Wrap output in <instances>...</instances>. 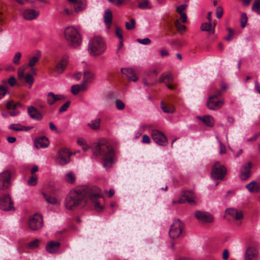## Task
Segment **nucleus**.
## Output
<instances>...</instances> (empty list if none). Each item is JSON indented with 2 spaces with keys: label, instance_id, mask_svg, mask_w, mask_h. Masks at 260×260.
Segmentation results:
<instances>
[{
  "label": "nucleus",
  "instance_id": "nucleus-40",
  "mask_svg": "<svg viewBox=\"0 0 260 260\" xmlns=\"http://www.w3.org/2000/svg\"><path fill=\"white\" fill-rule=\"evenodd\" d=\"M39 58L37 56H34L31 57L28 63V66L31 68V71L33 72V73L36 75V73L35 71V69L33 68L36 63L38 61Z\"/></svg>",
  "mask_w": 260,
  "mask_h": 260
},
{
  "label": "nucleus",
  "instance_id": "nucleus-18",
  "mask_svg": "<svg viewBox=\"0 0 260 260\" xmlns=\"http://www.w3.org/2000/svg\"><path fill=\"white\" fill-rule=\"evenodd\" d=\"M258 252L257 249L253 247H249L245 254V260H257Z\"/></svg>",
  "mask_w": 260,
  "mask_h": 260
},
{
  "label": "nucleus",
  "instance_id": "nucleus-36",
  "mask_svg": "<svg viewBox=\"0 0 260 260\" xmlns=\"http://www.w3.org/2000/svg\"><path fill=\"white\" fill-rule=\"evenodd\" d=\"M64 180L68 183L73 184L75 182V175L73 172H70L64 176Z\"/></svg>",
  "mask_w": 260,
  "mask_h": 260
},
{
  "label": "nucleus",
  "instance_id": "nucleus-19",
  "mask_svg": "<svg viewBox=\"0 0 260 260\" xmlns=\"http://www.w3.org/2000/svg\"><path fill=\"white\" fill-rule=\"evenodd\" d=\"M27 112L29 116L34 119L40 120L43 118L41 113L34 106H30L28 107Z\"/></svg>",
  "mask_w": 260,
  "mask_h": 260
},
{
  "label": "nucleus",
  "instance_id": "nucleus-13",
  "mask_svg": "<svg viewBox=\"0 0 260 260\" xmlns=\"http://www.w3.org/2000/svg\"><path fill=\"white\" fill-rule=\"evenodd\" d=\"M224 104L223 100L216 98V95H211L207 102V107L212 110H217L221 108Z\"/></svg>",
  "mask_w": 260,
  "mask_h": 260
},
{
  "label": "nucleus",
  "instance_id": "nucleus-37",
  "mask_svg": "<svg viewBox=\"0 0 260 260\" xmlns=\"http://www.w3.org/2000/svg\"><path fill=\"white\" fill-rule=\"evenodd\" d=\"M8 92L7 89V83L6 81H3L2 84L0 85V100Z\"/></svg>",
  "mask_w": 260,
  "mask_h": 260
},
{
  "label": "nucleus",
  "instance_id": "nucleus-14",
  "mask_svg": "<svg viewBox=\"0 0 260 260\" xmlns=\"http://www.w3.org/2000/svg\"><path fill=\"white\" fill-rule=\"evenodd\" d=\"M159 81L164 83L170 89H174L175 88V85L173 83V75L170 72L162 74L159 78Z\"/></svg>",
  "mask_w": 260,
  "mask_h": 260
},
{
  "label": "nucleus",
  "instance_id": "nucleus-53",
  "mask_svg": "<svg viewBox=\"0 0 260 260\" xmlns=\"http://www.w3.org/2000/svg\"><path fill=\"white\" fill-rule=\"evenodd\" d=\"M24 70L25 68L23 67H21L18 69V76L20 79H22L25 75V74H24Z\"/></svg>",
  "mask_w": 260,
  "mask_h": 260
},
{
  "label": "nucleus",
  "instance_id": "nucleus-15",
  "mask_svg": "<svg viewBox=\"0 0 260 260\" xmlns=\"http://www.w3.org/2000/svg\"><path fill=\"white\" fill-rule=\"evenodd\" d=\"M195 217L199 221L202 222H212L213 220L212 215L206 212L197 211L195 213Z\"/></svg>",
  "mask_w": 260,
  "mask_h": 260
},
{
  "label": "nucleus",
  "instance_id": "nucleus-5",
  "mask_svg": "<svg viewBox=\"0 0 260 260\" xmlns=\"http://www.w3.org/2000/svg\"><path fill=\"white\" fill-rule=\"evenodd\" d=\"M64 37L67 42L72 46H79L82 38L78 30L73 26L67 27L64 31Z\"/></svg>",
  "mask_w": 260,
  "mask_h": 260
},
{
  "label": "nucleus",
  "instance_id": "nucleus-57",
  "mask_svg": "<svg viewBox=\"0 0 260 260\" xmlns=\"http://www.w3.org/2000/svg\"><path fill=\"white\" fill-rule=\"evenodd\" d=\"M6 108L8 110H15L16 109V105H15V103L13 101H9L7 102L6 104Z\"/></svg>",
  "mask_w": 260,
  "mask_h": 260
},
{
  "label": "nucleus",
  "instance_id": "nucleus-27",
  "mask_svg": "<svg viewBox=\"0 0 260 260\" xmlns=\"http://www.w3.org/2000/svg\"><path fill=\"white\" fill-rule=\"evenodd\" d=\"M104 22L108 29L111 27L112 19V13L110 9L106 10L104 14Z\"/></svg>",
  "mask_w": 260,
  "mask_h": 260
},
{
  "label": "nucleus",
  "instance_id": "nucleus-34",
  "mask_svg": "<svg viewBox=\"0 0 260 260\" xmlns=\"http://www.w3.org/2000/svg\"><path fill=\"white\" fill-rule=\"evenodd\" d=\"M161 108L165 113H173L175 111L173 105H166L163 101L161 102Z\"/></svg>",
  "mask_w": 260,
  "mask_h": 260
},
{
  "label": "nucleus",
  "instance_id": "nucleus-7",
  "mask_svg": "<svg viewBox=\"0 0 260 260\" xmlns=\"http://www.w3.org/2000/svg\"><path fill=\"white\" fill-rule=\"evenodd\" d=\"M71 155L68 149H61L57 152L55 161L59 165L64 166L70 162Z\"/></svg>",
  "mask_w": 260,
  "mask_h": 260
},
{
  "label": "nucleus",
  "instance_id": "nucleus-25",
  "mask_svg": "<svg viewBox=\"0 0 260 260\" xmlns=\"http://www.w3.org/2000/svg\"><path fill=\"white\" fill-rule=\"evenodd\" d=\"M197 118L202 120L207 126L213 127L215 124L214 118L210 115H205L203 117L197 116Z\"/></svg>",
  "mask_w": 260,
  "mask_h": 260
},
{
  "label": "nucleus",
  "instance_id": "nucleus-49",
  "mask_svg": "<svg viewBox=\"0 0 260 260\" xmlns=\"http://www.w3.org/2000/svg\"><path fill=\"white\" fill-rule=\"evenodd\" d=\"M223 9L221 6H218L216 8V15L217 18L220 19L223 15Z\"/></svg>",
  "mask_w": 260,
  "mask_h": 260
},
{
  "label": "nucleus",
  "instance_id": "nucleus-11",
  "mask_svg": "<svg viewBox=\"0 0 260 260\" xmlns=\"http://www.w3.org/2000/svg\"><path fill=\"white\" fill-rule=\"evenodd\" d=\"M11 176V172L8 170L0 173V190H5L10 187Z\"/></svg>",
  "mask_w": 260,
  "mask_h": 260
},
{
  "label": "nucleus",
  "instance_id": "nucleus-20",
  "mask_svg": "<svg viewBox=\"0 0 260 260\" xmlns=\"http://www.w3.org/2000/svg\"><path fill=\"white\" fill-rule=\"evenodd\" d=\"M121 72L122 74L125 75L129 81H136L138 77L134 70L131 68H121Z\"/></svg>",
  "mask_w": 260,
  "mask_h": 260
},
{
  "label": "nucleus",
  "instance_id": "nucleus-58",
  "mask_svg": "<svg viewBox=\"0 0 260 260\" xmlns=\"http://www.w3.org/2000/svg\"><path fill=\"white\" fill-rule=\"evenodd\" d=\"M116 35L119 39H122V30L120 27H117L116 28Z\"/></svg>",
  "mask_w": 260,
  "mask_h": 260
},
{
  "label": "nucleus",
  "instance_id": "nucleus-4",
  "mask_svg": "<svg viewBox=\"0 0 260 260\" xmlns=\"http://www.w3.org/2000/svg\"><path fill=\"white\" fill-rule=\"evenodd\" d=\"M102 194L101 189L97 186L89 187L87 197V202L90 199L96 211L100 212L104 209V206L100 201Z\"/></svg>",
  "mask_w": 260,
  "mask_h": 260
},
{
  "label": "nucleus",
  "instance_id": "nucleus-30",
  "mask_svg": "<svg viewBox=\"0 0 260 260\" xmlns=\"http://www.w3.org/2000/svg\"><path fill=\"white\" fill-rule=\"evenodd\" d=\"M183 197L189 203L193 204H194V199L196 196L192 191H185L183 193Z\"/></svg>",
  "mask_w": 260,
  "mask_h": 260
},
{
  "label": "nucleus",
  "instance_id": "nucleus-46",
  "mask_svg": "<svg viewBox=\"0 0 260 260\" xmlns=\"http://www.w3.org/2000/svg\"><path fill=\"white\" fill-rule=\"evenodd\" d=\"M38 182V177L36 175H32L27 181V183L30 186H35Z\"/></svg>",
  "mask_w": 260,
  "mask_h": 260
},
{
  "label": "nucleus",
  "instance_id": "nucleus-61",
  "mask_svg": "<svg viewBox=\"0 0 260 260\" xmlns=\"http://www.w3.org/2000/svg\"><path fill=\"white\" fill-rule=\"evenodd\" d=\"M7 84H9V85L11 86H13L15 85L16 83V81L15 78L14 77H11L10 78L8 81L7 82Z\"/></svg>",
  "mask_w": 260,
  "mask_h": 260
},
{
  "label": "nucleus",
  "instance_id": "nucleus-50",
  "mask_svg": "<svg viewBox=\"0 0 260 260\" xmlns=\"http://www.w3.org/2000/svg\"><path fill=\"white\" fill-rule=\"evenodd\" d=\"M247 21V17L246 16V14L245 13H243L241 15V25L242 27H244L246 25V24Z\"/></svg>",
  "mask_w": 260,
  "mask_h": 260
},
{
  "label": "nucleus",
  "instance_id": "nucleus-28",
  "mask_svg": "<svg viewBox=\"0 0 260 260\" xmlns=\"http://www.w3.org/2000/svg\"><path fill=\"white\" fill-rule=\"evenodd\" d=\"M84 74V78L82 81V83L84 84V85L86 86V84L91 82L94 78V74L89 71H84L83 73Z\"/></svg>",
  "mask_w": 260,
  "mask_h": 260
},
{
  "label": "nucleus",
  "instance_id": "nucleus-1",
  "mask_svg": "<svg viewBox=\"0 0 260 260\" xmlns=\"http://www.w3.org/2000/svg\"><path fill=\"white\" fill-rule=\"evenodd\" d=\"M89 188L82 186L71 190L65 199L66 208L74 210L78 207H83L87 205Z\"/></svg>",
  "mask_w": 260,
  "mask_h": 260
},
{
  "label": "nucleus",
  "instance_id": "nucleus-48",
  "mask_svg": "<svg viewBox=\"0 0 260 260\" xmlns=\"http://www.w3.org/2000/svg\"><path fill=\"white\" fill-rule=\"evenodd\" d=\"M125 26L126 28L128 30L133 29L135 27V20L134 19H132L131 20V23L129 22H126L125 23Z\"/></svg>",
  "mask_w": 260,
  "mask_h": 260
},
{
  "label": "nucleus",
  "instance_id": "nucleus-35",
  "mask_svg": "<svg viewBox=\"0 0 260 260\" xmlns=\"http://www.w3.org/2000/svg\"><path fill=\"white\" fill-rule=\"evenodd\" d=\"M74 4L75 11L76 12H78L80 11L83 10L85 9L86 6V4L85 1L82 0H79L77 2L75 3Z\"/></svg>",
  "mask_w": 260,
  "mask_h": 260
},
{
  "label": "nucleus",
  "instance_id": "nucleus-44",
  "mask_svg": "<svg viewBox=\"0 0 260 260\" xmlns=\"http://www.w3.org/2000/svg\"><path fill=\"white\" fill-rule=\"evenodd\" d=\"M44 197L46 201L48 203L52 205H55L58 204L57 200L54 197L49 196L45 193H43Z\"/></svg>",
  "mask_w": 260,
  "mask_h": 260
},
{
  "label": "nucleus",
  "instance_id": "nucleus-21",
  "mask_svg": "<svg viewBox=\"0 0 260 260\" xmlns=\"http://www.w3.org/2000/svg\"><path fill=\"white\" fill-rule=\"evenodd\" d=\"M60 246V243L59 242L52 241L46 245V249L49 253H54L58 251Z\"/></svg>",
  "mask_w": 260,
  "mask_h": 260
},
{
  "label": "nucleus",
  "instance_id": "nucleus-8",
  "mask_svg": "<svg viewBox=\"0 0 260 260\" xmlns=\"http://www.w3.org/2000/svg\"><path fill=\"white\" fill-rule=\"evenodd\" d=\"M226 174V169L224 165L216 162L213 166L211 177L214 180H222Z\"/></svg>",
  "mask_w": 260,
  "mask_h": 260
},
{
  "label": "nucleus",
  "instance_id": "nucleus-24",
  "mask_svg": "<svg viewBox=\"0 0 260 260\" xmlns=\"http://www.w3.org/2000/svg\"><path fill=\"white\" fill-rule=\"evenodd\" d=\"M226 213L232 216L237 220H240L243 218V215L241 211H238L236 209L229 208L226 210Z\"/></svg>",
  "mask_w": 260,
  "mask_h": 260
},
{
  "label": "nucleus",
  "instance_id": "nucleus-64",
  "mask_svg": "<svg viewBox=\"0 0 260 260\" xmlns=\"http://www.w3.org/2000/svg\"><path fill=\"white\" fill-rule=\"evenodd\" d=\"M142 141L143 143L149 144L150 142V140L147 135H144L143 136Z\"/></svg>",
  "mask_w": 260,
  "mask_h": 260
},
{
  "label": "nucleus",
  "instance_id": "nucleus-62",
  "mask_svg": "<svg viewBox=\"0 0 260 260\" xmlns=\"http://www.w3.org/2000/svg\"><path fill=\"white\" fill-rule=\"evenodd\" d=\"M158 73L156 70H153L151 72L149 75H148V78L149 79L151 78H156L157 77Z\"/></svg>",
  "mask_w": 260,
  "mask_h": 260
},
{
  "label": "nucleus",
  "instance_id": "nucleus-23",
  "mask_svg": "<svg viewBox=\"0 0 260 260\" xmlns=\"http://www.w3.org/2000/svg\"><path fill=\"white\" fill-rule=\"evenodd\" d=\"M39 12L34 10L27 9L23 12V17L26 20H32L36 19L39 15Z\"/></svg>",
  "mask_w": 260,
  "mask_h": 260
},
{
  "label": "nucleus",
  "instance_id": "nucleus-45",
  "mask_svg": "<svg viewBox=\"0 0 260 260\" xmlns=\"http://www.w3.org/2000/svg\"><path fill=\"white\" fill-rule=\"evenodd\" d=\"M39 240L38 239L32 241H31L28 243L26 247L29 249H34L39 246Z\"/></svg>",
  "mask_w": 260,
  "mask_h": 260
},
{
  "label": "nucleus",
  "instance_id": "nucleus-33",
  "mask_svg": "<svg viewBox=\"0 0 260 260\" xmlns=\"http://www.w3.org/2000/svg\"><path fill=\"white\" fill-rule=\"evenodd\" d=\"M201 29L202 31H207L210 34H212L214 32V26L212 27L211 22L203 23L201 25Z\"/></svg>",
  "mask_w": 260,
  "mask_h": 260
},
{
  "label": "nucleus",
  "instance_id": "nucleus-54",
  "mask_svg": "<svg viewBox=\"0 0 260 260\" xmlns=\"http://www.w3.org/2000/svg\"><path fill=\"white\" fill-rule=\"evenodd\" d=\"M143 83L145 86H152L155 85L157 83L156 80H154L153 81L148 82L146 79H143Z\"/></svg>",
  "mask_w": 260,
  "mask_h": 260
},
{
  "label": "nucleus",
  "instance_id": "nucleus-39",
  "mask_svg": "<svg viewBox=\"0 0 260 260\" xmlns=\"http://www.w3.org/2000/svg\"><path fill=\"white\" fill-rule=\"evenodd\" d=\"M22 79H24L25 82L29 85V88L31 87V85L33 84L34 82V77L31 74L29 73L25 74V76L22 78Z\"/></svg>",
  "mask_w": 260,
  "mask_h": 260
},
{
  "label": "nucleus",
  "instance_id": "nucleus-3",
  "mask_svg": "<svg viewBox=\"0 0 260 260\" xmlns=\"http://www.w3.org/2000/svg\"><path fill=\"white\" fill-rule=\"evenodd\" d=\"M88 50L89 54L98 56L103 54L106 50V45L103 39L99 37L92 38L89 42Z\"/></svg>",
  "mask_w": 260,
  "mask_h": 260
},
{
  "label": "nucleus",
  "instance_id": "nucleus-16",
  "mask_svg": "<svg viewBox=\"0 0 260 260\" xmlns=\"http://www.w3.org/2000/svg\"><path fill=\"white\" fill-rule=\"evenodd\" d=\"M251 167L252 164L250 162L244 164L241 167L240 174V178L241 180H246L250 177Z\"/></svg>",
  "mask_w": 260,
  "mask_h": 260
},
{
  "label": "nucleus",
  "instance_id": "nucleus-26",
  "mask_svg": "<svg viewBox=\"0 0 260 260\" xmlns=\"http://www.w3.org/2000/svg\"><path fill=\"white\" fill-rule=\"evenodd\" d=\"M49 144V141L45 137L40 138L35 142V147L37 148L47 147Z\"/></svg>",
  "mask_w": 260,
  "mask_h": 260
},
{
  "label": "nucleus",
  "instance_id": "nucleus-29",
  "mask_svg": "<svg viewBox=\"0 0 260 260\" xmlns=\"http://www.w3.org/2000/svg\"><path fill=\"white\" fill-rule=\"evenodd\" d=\"M246 187L251 192H257L260 191V186L255 181H252L247 184Z\"/></svg>",
  "mask_w": 260,
  "mask_h": 260
},
{
  "label": "nucleus",
  "instance_id": "nucleus-38",
  "mask_svg": "<svg viewBox=\"0 0 260 260\" xmlns=\"http://www.w3.org/2000/svg\"><path fill=\"white\" fill-rule=\"evenodd\" d=\"M138 7L141 9H150L151 8L149 5V0H141L139 2Z\"/></svg>",
  "mask_w": 260,
  "mask_h": 260
},
{
  "label": "nucleus",
  "instance_id": "nucleus-17",
  "mask_svg": "<svg viewBox=\"0 0 260 260\" xmlns=\"http://www.w3.org/2000/svg\"><path fill=\"white\" fill-rule=\"evenodd\" d=\"M68 60L69 56L66 54L63 55L61 60L56 65L55 72L59 74L62 73L68 63Z\"/></svg>",
  "mask_w": 260,
  "mask_h": 260
},
{
  "label": "nucleus",
  "instance_id": "nucleus-51",
  "mask_svg": "<svg viewBox=\"0 0 260 260\" xmlns=\"http://www.w3.org/2000/svg\"><path fill=\"white\" fill-rule=\"evenodd\" d=\"M115 104L116 108L118 110H123L125 107L124 104L120 100H117L115 102Z\"/></svg>",
  "mask_w": 260,
  "mask_h": 260
},
{
  "label": "nucleus",
  "instance_id": "nucleus-63",
  "mask_svg": "<svg viewBox=\"0 0 260 260\" xmlns=\"http://www.w3.org/2000/svg\"><path fill=\"white\" fill-rule=\"evenodd\" d=\"M218 142H219V143L220 145V149L219 151V153L221 154L225 153L226 150H225V146L223 145V144L221 142V141L219 140Z\"/></svg>",
  "mask_w": 260,
  "mask_h": 260
},
{
  "label": "nucleus",
  "instance_id": "nucleus-31",
  "mask_svg": "<svg viewBox=\"0 0 260 260\" xmlns=\"http://www.w3.org/2000/svg\"><path fill=\"white\" fill-rule=\"evenodd\" d=\"M9 128L15 131H27L31 129L30 127L23 126L20 124H11Z\"/></svg>",
  "mask_w": 260,
  "mask_h": 260
},
{
  "label": "nucleus",
  "instance_id": "nucleus-22",
  "mask_svg": "<svg viewBox=\"0 0 260 260\" xmlns=\"http://www.w3.org/2000/svg\"><path fill=\"white\" fill-rule=\"evenodd\" d=\"M64 99V97L62 95L60 94H54L53 92H49L47 94V101L50 105L54 104L56 101L59 100H62Z\"/></svg>",
  "mask_w": 260,
  "mask_h": 260
},
{
  "label": "nucleus",
  "instance_id": "nucleus-43",
  "mask_svg": "<svg viewBox=\"0 0 260 260\" xmlns=\"http://www.w3.org/2000/svg\"><path fill=\"white\" fill-rule=\"evenodd\" d=\"M252 10L257 14L260 15V0L254 1L252 7Z\"/></svg>",
  "mask_w": 260,
  "mask_h": 260
},
{
  "label": "nucleus",
  "instance_id": "nucleus-6",
  "mask_svg": "<svg viewBox=\"0 0 260 260\" xmlns=\"http://www.w3.org/2000/svg\"><path fill=\"white\" fill-rule=\"evenodd\" d=\"M184 228V224L178 219H175L171 225L169 236L171 238H178L181 234Z\"/></svg>",
  "mask_w": 260,
  "mask_h": 260
},
{
  "label": "nucleus",
  "instance_id": "nucleus-2",
  "mask_svg": "<svg viewBox=\"0 0 260 260\" xmlns=\"http://www.w3.org/2000/svg\"><path fill=\"white\" fill-rule=\"evenodd\" d=\"M93 152L101 156L103 161L104 168L108 170L112 166L114 162V151L112 146L107 140H100L93 148Z\"/></svg>",
  "mask_w": 260,
  "mask_h": 260
},
{
  "label": "nucleus",
  "instance_id": "nucleus-12",
  "mask_svg": "<svg viewBox=\"0 0 260 260\" xmlns=\"http://www.w3.org/2000/svg\"><path fill=\"white\" fill-rule=\"evenodd\" d=\"M151 137L153 141L158 145L166 146L168 143V139L165 135L161 131L153 129L151 132Z\"/></svg>",
  "mask_w": 260,
  "mask_h": 260
},
{
  "label": "nucleus",
  "instance_id": "nucleus-47",
  "mask_svg": "<svg viewBox=\"0 0 260 260\" xmlns=\"http://www.w3.org/2000/svg\"><path fill=\"white\" fill-rule=\"evenodd\" d=\"M21 53L19 52H16L13 58V62L16 65L19 64L20 59L21 58Z\"/></svg>",
  "mask_w": 260,
  "mask_h": 260
},
{
  "label": "nucleus",
  "instance_id": "nucleus-9",
  "mask_svg": "<svg viewBox=\"0 0 260 260\" xmlns=\"http://www.w3.org/2000/svg\"><path fill=\"white\" fill-rule=\"evenodd\" d=\"M0 209L3 211L15 210L14 203L8 194H4L0 197Z\"/></svg>",
  "mask_w": 260,
  "mask_h": 260
},
{
  "label": "nucleus",
  "instance_id": "nucleus-42",
  "mask_svg": "<svg viewBox=\"0 0 260 260\" xmlns=\"http://www.w3.org/2000/svg\"><path fill=\"white\" fill-rule=\"evenodd\" d=\"M100 119L98 118L92 120L91 123L88 124V125L93 129H97L100 127Z\"/></svg>",
  "mask_w": 260,
  "mask_h": 260
},
{
  "label": "nucleus",
  "instance_id": "nucleus-60",
  "mask_svg": "<svg viewBox=\"0 0 260 260\" xmlns=\"http://www.w3.org/2000/svg\"><path fill=\"white\" fill-rule=\"evenodd\" d=\"M186 5H181L177 8V11L178 13H183V11L186 8Z\"/></svg>",
  "mask_w": 260,
  "mask_h": 260
},
{
  "label": "nucleus",
  "instance_id": "nucleus-52",
  "mask_svg": "<svg viewBox=\"0 0 260 260\" xmlns=\"http://www.w3.org/2000/svg\"><path fill=\"white\" fill-rule=\"evenodd\" d=\"M137 41L143 45H149L151 43V40L148 38L143 39H138Z\"/></svg>",
  "mask_w": 260,
  "mask_h": 260
},
{
  "label": "nucleus",
  "instance_id": "nucleus-59",
  "mask_svg": "<svg viewBox=\"0 0 260 260\" xmlns=\"http://www.w3.org/2000/svg\"><path fill=\"white\" fill-rule=\"evenodd\" d=\"M77 143L79 145L83 146V148L84 150L86 149L87 148L86 147V142L83 138H80L78 139Z\"/></svg>",
  "mask_w": 260,
  "mask_h": 260
},
{
  "label": "nucleus",
  "instance_id": "nucleus-10",
  "mask_svg": "<svg viewBox=\"0 0 260 260\" xmlns=\"http://www.w3.org/2000/svg\"><path fill=\"white\" fill-rule=\"evenodd\" d=\"M43 224V220L42 216L39 214H35L30 217L28 220V228L32 231L40 230Z\"/></svg>",
  "mask_w": 260,
  "mask_h": 260
},
{
  "label": "nucleus",
  "instance_id": "nucleus-32",
  "mask_svg": "<svg viewBox=\"0 0 260 260\" xmlns=\"http://www.w3.org/2000/svg\"><path fill=\"white\" fill-rule=\"evenodd\" d=\"M86 88V86L82 83L80 85H73L71 87V91L73 94L76 95L79 92L85 90Z\"/></svg>",
  "mask_w": 260,
  "mask_h": 260
},
{
  "label": "nucleus",
  "instance_id": "nucleus-41",
  "mask_svg": "<svg viewBox=\"0 0 260 260\" xmlns=\"http://www.w3.org/2000/svg\"><path fill=\"white\" fill-rule=\"evenodd\" d=\"M174 24L179 33L182 34L185 31L186 29L185 25L181 24L179 20H176L175 21Z\"/></svg>",
  "mask_w": 260,
  "mask_h": 260
},
{
  "label": "nucleus",
  "instance_id": "nucleus-56",
  "mask_svg": "<svg viewBox=\"0 0 260 260\" xmlns=\"http://www.w3.org/2000/svg\"><path fill=\"white\" fill-rule=\"evenodd\" d=\"M227 30L229 31V34L227 36H226L225 37V39L226 41H229L232 39V38L234 36V32L233 30L231 28H228Z\"/></svg>",
  "mask_w": 260,
  "mask_h": 260
},
{
  "label": "nucleus",
  "instance_id": "nucleus-55",
  "mask_svg": "<svg viewBox=\"0 0 260 260\" xmlns=\"http://www.w3.org/2000/svg\"><path fill=\"white\" fill-rule=\"evenodd\" d=\"M70 102L69 101L65 103L59 109V112L62 113L66 111L70 106Z\"/></svg>",
  "mask_w": 260,
  "mask_h": 260
}]
</instances>
